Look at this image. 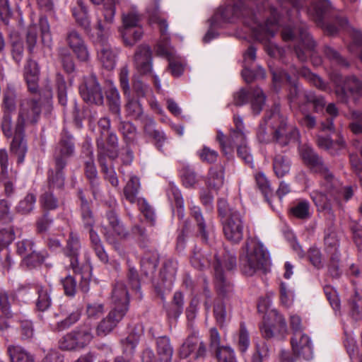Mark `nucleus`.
Here are the masks:
<instances>
[{
	"instance_id": "f257e3e1",
	"label": "nucleus",
	"mask_w": 362,
	"mask_h": 362,
	"mask_svg": "<svg viewBox=\"0 0 362 362\" xmlns=\"http://www.w3.org/2000/svg\"><path fill=\"white\" fill-rule=\"evenodd\" d=\"M250 0H230L226 7L221 8L216 14L215 18H221L226 22H235L241 19L252 31L256 39L265 42L267 53L274 57L279 52V47L269 42L279 28V15L276 8L269 7L258 8L255 13L249 8Z\"/></svg>"
},
{
	"instance_id": "f03ea898",
	"label": "nucleus",
	"mask_w": 362,
	"mask_h": 362,
	"mask_svg": "<svg viewBox=\"0 0 362 362\" xmlns=\"http://www.w3.org/2000/svg\"><path fill=\"white\" fill-rule=\"evenodd\" d=\"M149 20L158 25L160 37L156 45L158 55L164 57L168 61V69L174 77L180 76L185 70L184 60L175 54L170 45V37L168 33V24L165 18L162 17L159 10L158 0H153L147 7Z\"/></svg>"
},
{
	"instance_id": "7ed1b4c3",
	"label": "nucleus",
	"mask_w": 362,
	"mask_h": 362,
	"mask_svg": "<svg viewBox=\"0 0 362 362\" xmlns=\"http://www.w3.org/2000/svg\"><path fill=\"white\" fill-rule=\"evenodd\" d=\"M269 264V254L263 244L256 239H247L239 255V265L242 273L252 276L259 271H266Z\"/></svg>"
},
{
	"instance_id": "20e7f679",
	"label": "nucleus",
	"mask_w": 362,
	"mask_h": 362,
	"mask_svg": "<svg viewBox=\"0 0 362 362\" xmlns=\"http://www.w3.org/2000/svg\"><path fill=\"white\" fill-rule=\"evenodd\" d=\"M74 152L73 137L66 130L61 134V139L54 153L55 171L51 170L48 174V189H62L64 185L62 170L65 168L67 158Z\"/></svg>"
},
{
	"instance_id": "39448f33",
	"label": "nucleus",
	"mask_w": 362,
	"mask_h": 362,
	"mask_svg": "<svg viewBox=\"0 0 362 362\" xmlns=\"http://www.w3.org/2000/svg\"><path fill=\"white\" fill-rule=\"evenodd\" d=\"M262 121L272 130L273 138L281 146L298 138V129L287 125V117L281 112L279 104H274L265 112Z\"/></svg>"
},
{
	"instance_id": "423d86ee",
	"label": "nucleus",
	"mask_w": 362,
	"mask_h": 362,
	"mask_svg": "<svg viewBox=\"0 0 362 362\" xmlns=\"http://www.w3.org/2000/svg\"><path fill=\"white\" fill-rule=\"evenodd\" d=\"M332 10L329 0H316L308 8V16L321 27L328 35L334 36L340 30L349 27L347 19L336 17L332 21L324 22V18Z\"/></svg>"
},
{
	"instance_id": "0eeeda50",
	"label": "nucleus",
	"mask_w": 362,
	"mask_h": 362,
	"mask_svg": "<svg viewBox=\"0 0 362 362\" xmlns=\"http://www.w3.org/2000/svg\"><path fill=\"white\" fill-rule=\"evenodd\" d=\"M329 78L334 85V93L339 102L347 103L350 98L354 100L362 98V78L355 75L343 76L337 71H332Z\"/></svg>"
},
{
	"instance_id": "6e6552de",
	"label": "nucleus",
	"mask_w": 362,
	"mask_h": 362,
	"mask_svg": "<svg viewBox=\"0 0 362 362\" xmlns=\"http://www.w3.org/2000/svg\"><path fill=\"white\" fill-rule=\"evenodd\" d=\"M257 309L264 313L263 324L260 331L264 338H272L274 332L283 333L286 331V322L283 316L275 309L272 308V300L266 296L259 299Z\"/></svg>"
},
{
	"instance_id": "1a4fd4ad",
	"label": "nucleus",
	"mask_w": 362,
	"mask_h": 362,
	"mask_svg": "<svg viewBox=\"0 0 362 362\" xmlns=\"http://www.w3.org/2000/svg\"><path fill=\"white\" fill-rule=\"evenodd\" d=\"M282 39L285 42L299 41L298 45H294L295 52L300 61L306 60L308 56L314 50L316 43L308 32L305 25L298 28L289 27L284 28L281 32Z\"/></svg>"
},
{
	"instance_id": "9d476101",
	"label": "nucleus",
	"mask_w": 362,
	"mask_h": 362,
	"mask_svg": "<svg viewBox=\"0 0 362 362\" xmlns=\"http://www.w3.org/2000/svg\"><path fill=\"white\" fill-rule=\"evenodd\" d=\"M236 266V257L233 252L224 251L221 255L216 256L214 264L215 286L220 294L226 296L233 291V286L226 278L223 269L230 271Z\"/></svg>"
},
{
	"instance_id": "9b49d317",
	"label": "nucleus",
	"mask_w": 362,
	"mask_h": 362,
	"mask_svg": "<svg viewBox=\"0 0 362 362\" xmlns=\"http://www.w3.org/2000/svg\"><path fill=\"white\" fill-rule=\"evenodd\" d=\"M41 105L35 99L26 98L21 100L16 124L17 132H24L28 124H36L41 114Z\"/></svg>"
},
{
	"instance_id": "f8f14e48",
	"label": "nucleus",
	"mask_w": 362,
	"mask_h": 362,
	"mask_svg": "<svg viewBox=\"0 0 362 362\" xmlns=\"http://www.w3.org/2000/svg\"><path fill=\"white\" fill-rule=\"evenodd\" d=\"M300 156L304 162L315 173L320 174L323 180L327 183L331 182L332 187L337 185L334 177L329 172L328 167L323 163L322 158L308 146H303L300 149Z\"/></svg>"
},
{
	"instance_id": "ddd939ff",
	"label": "nucleus",
	"mask_w": 362,
	"mask_h": 362,
	"mask_svg": "<svg viewBox=\"0 0 362 362\" xmlns=\"http://www.w3.org/2000/svg\"><path fill=\"white\" fill-rule=\"evenodd\" d=\"M250 98V106L252 113L258 115L264 105L266 96L262 90L258 87L247 90L241 88L233 95V102L236 106H243L247 103Z\"/></svg>"
},
{
	"instance_id": "4468645a",
	"label": "nucleus",
	"mask_w": 362,
	"mask_h": 362,
	"mask_svg": "<svg viewBox=\"0 0 362 362\" xmlns=\"http://www.w3.org/2000/svg\"><path fill=\"white\" fill-rule=\"evenodd\" d=\"M226 238L233 243H238L243 238L244 222L238 211H230L229 216L221 220Z\"/></svg>"
},
{
	"instance_id": "2eb2a0df",
	"label": "nucleus",
	"mask_w": 362,
	"mask_h": 362,
	"mask_svg": "<svg viewBox=\"0 0 362 362\" xmlns=\"http://www.w3.org/2000/svg\"><path fill=\"white\" fill-rule=\"evenodd\" d=\"M106 217L109 226L103 228V233L107 242L110 244L116 245V237L124 239L129 236V232L120 221L116 211L109 210L106 213Z\"/></svg>"
},
{
	"instance_id": "dca6fc26",
	"label": "nucleus",
	"mask_w": 362,
	"mask_h": 362,
	"mask_svg": "<svg viewBox=\"0 0 362 362\" xmlns=\"http://www.w3.org/2000/svg\"><path fill=\"white\" fill-rule=\"evenodd\" d=\"M80 94L83 100L89 104L102 105L103 95L100 86L95 75L84 78V82L79 87Z\"/></svg>"
},
{
	"instance_id": "f3484780",
	"label": "nucleus",
	"mask_w": 362,
	"mask_h": 362,
	"mask_svg": "<svg viewBox=\"0 0 362 362\" xmlns=\"http://www.w3.org/2000/svg\"><path fill=\"white\" fill-rule=\"evenodd\" d=\"M97 153L98 160L101 166V172L104 174L105 180H107L112 187H117L119 186V180L115 169L112 167L108 168L106 164V157L115 159L117 158V154L106 148L101 139L98 141Z\"/></svg>"
},
{
	"instance_id": "a211bd4d",
	"label": "nucleus",
	"mask_w": 362,
	"mask_h": 362,
	"mask_svg": "<svg viewBox=\"0 0 362 362\" xmlns=\"http://www.w3.org/2000/svg\"><path fill=\"white\" fill-rule=\"evenodd\" d=\"M291 344L294 355L309 361L313 357V347L310 338L305 333H296L291 338Z\"/></svg>"
},
{
	"instance_id": "6ab92c4d",
	"label": "nucleus",
	"mask_w": 362,
	"mask_h": 362,
	"mask_svg": "<svg viewBox=\"0 0 362 362\" xmlns=\"http://www.w3.org/2000/svg\"><path fill=\"white\" fill-rule=\"evenodd\" d=\"M134 64L141 75H147L152 72L153 58L149 46L142 45L137 48L134 54Z\"/></svg>"
},
{
	"instance_id": "aec40b11",
	"label": "nucleus",
	"mask_w": 362,
	"mask_h": 362,
	"mask_svg": "<svg viewBox=\"0 0 362 362\" xmlns=\"http://www.w3.org/2000/svg\"><path fill=\"white\" fill-rule=\"evenodd\" d=\"M40 74V68L38 63L32 58L28 59L23 69V75L28 89L31 93H37L39 90Z\"/></svg>"
},
{
	"instance_id": "412c9836",
	"label": "nucleus",
	"mask_w": 362,
	"mask_h": 362,
	"mask_svg": "<svg viewBox=\"0 0 362 362\" xmlns=\"http://www.w3.org/2000/svg\"><path fill=\"white\" fill-rule=\"evenodd\" d=\"M126 314V309L112 308L107 317L98 325L96 328L98 336H105L111 332Z\"/></svg>"
},
{
	"instance_id": "4be33fe9",
	"label": "nucleus",
	"mask_w": 362,
	"mask_h": 362,
	"mask_svg": "<svg viewBox=\"0 0 362 362\" xmlns=\"http://www.w3.org/2000/svg\"><path fill=\"white\" fill-rule=\"evenodd\" d=\"M66 42L78 60L86 62L90 54L87 47L79 33L74 30L69 31L66 35Z\"/></svg>"
},
{
	"instance_id": "5701e85b",
	"label": "nucleus",
	"mask_w": 362,
	"mask_h": 362,
	"mask_svg": "<svg viewBox=\"0 0 362 362\" xmlns=\"http://www.w3.org/2000/svg\"><path fill=\"white\" fill-rule=\"evenodd\" d=\"M115 4L113 0H105L101 8L96 11L97 28L104 31L109 25L114 22L115 15Z\"/></svg>"
},
{
	"instance_id": "b1692460",
	"label": "nucleus",
	"mask_w": 362,
	"mask_h": 362,
	"mask_svg": "<svg viewBox=\"0 0 362 362\" xmlns=\"http://www.w3.org/2000/svg\"><path fill=\"white\" fill-rule=\"evenodd\" d=\"M72 16L76 23L85 30L90 29V18L87 6L83 0H75L71 7Z\"/></svg>"
},
{
	"instance_id": "393cba45",
	"label": "nucleus",
	"mask_w": 362,
	"mask_h": 362,
	"mask_svg": "<svg viewBox=\"0 0 362 362\" xmlns=\"http://www.w3.org/2000/svg\"><path fill=\"white\" fill-rule=\"evenodd\" d=\"M129 293L125 285L122 281H117L113 286L111 293V300L113 308L126 309L128 310Z\"/></svg>"
},
{
	"instance_id": "a878e982",
	"label": "nucleus",
	"mask_w": 362,
	"mask_h": 362,
	"mask_svg": "<svg viewBox=\"0 0 362 362\" xmlns=\"http://www.w3.org/2000/svg\"><path fill=\"white\" fill-rule=\"evenodd\" d=\"M98 57L103 68L107 70H112L116 65V54L111 46L102 41L98 47Z\"/></svg>"
},
{
	"instance_id": "bb28decb",
	"label": "nucleus",
	"mask_w": 362,
	"mask_h": 362,
	"mask_svg": "<svg viewBox=\"0 0 362 362\" xmlns=\"http://www.w3.org/2000/svg\"><path fill=\"white\" fill-rule=\"evenodd\" d=\"M289 215L300 220H308L313 212L310 203L304 199H298L292 203L288 210Z\"/></svg>"
},
{
	"instance_id": "cd10ccee",
	"label": "nucleus",
	"mask_w": 362,
	"mask_h": 362,
	"mask_svg": "<svg viewBox=\"0 0 362 362\" xmlns=\"http://www.w3.org/2000/svg\"><path fill=\"white\" fill-rule=\"evenodd\" d=\"M90 158L85 163V174L87 179L89 180L92 192L95 199H97L100 194L99 189V181L98 178V172L93 161V153L92 150L89 151Z\"/></svg>"
},
{
	"instance_id": "c85d7f7f",
	"label": "nucleus",
	"mask_w": 362,
	"mask_h": 362,
	"mask_svg": "<svg viewBox=\"0 0 362 362\" xmlns=\"http://www.w3.org/2000/svg\"><path fill=\"white\" fill-rule=\"evenodd\" d=\"M177 270V262L173 259H166L160 272V277L163 281V286L170 289L176 278Z\"/></svg>"
},
{
	"instance_id": "c756f323",
	"label": "nucleus",
	"mask_w": 362,
	"mask_h": 362,
	"mask_svg": "<svg viewBox=\"0 0 362 362\" xmlns=\"http://www.w3.org/2000/svg\"><path fill=\"white\" fill-rule=\"evenodd\" d=\"M24 132H17L11 141L10 151L11 153L17 156L18 164L24 162L25 154L28 151L26 141L23 136Z\"/></svg>"
},
{
	"instance_id": "7c9ffc66",
	"label": "nucleus",
	"mask_w": 362,
	"mask_h": 362,
	"mask_svg": "<svg viewBox=\"0 0 362 362\" xmlns=\"http://www.w3.org/2000/svg\"><path fill=\"white\" fill-rule=\"evenodd\" d=\"M79 349L87 346L93 339V328L89 323H85L71 331Z\"/></svg>"
},
{
	"instance_id": "2f4dec72",
	"label": "nucleus",
	"mask_w": 362,
	"mask_h": 362,
	"mask_svg": "<svg viewBox=\"0 0 362 362\" xmlns=\"http://www.w3.org/2000/svg\"><path fill=\"white\" fill-rule=\"evenodd\" d=\"M334 180L337 182V185L332 187L331 182L327 183L323 180L322 182V187L324 189L325 193L329 194L330 196L334 197V199H337L341 194L345 200H349L353 196V189L351 187H341L339 181L334 177Z\"/></svg>"
},
{
	"instance_id": "473e14b6",
	"label": "nucleus",
	"mask_w": 362,
	"mask_h": 362,
	"mask_svg": "<svg viewBox=\"0 0 362 362\" xmlns=\"http://www.w3.org/2000/svg\"><path fill=\"white\" fill-rule=\"evenodd\" d=\"M7 352L11 362H35L34 356L20 346H8Z\"/></svg>"
},
{
	"instance_id": "72a5a7b5",
	"label": "nucleus",
	"mask_w": 362,
	"mask_h": 362,
	"mask_svg": "<svg viewBox=\"0 0 362 362\" xmlns=\"http://www.w3.org/2000/svg\"><path fill=\"white\" fill-rule=\"evenodd\" d=\"M119 32L124 43L129 47L134 46L140 40L144 34L143 28L141 26H136L132 28H119Z\"/></svg>"
},
{
	"instance_id": "f704fd0d",
	"label": "nucleus",
	"mask_w": 362,
	"mask_h": 362,
	"mask_svg": "<svg viewBox=\"0 0 362 362\" xmlns=\"http://www.w3.org/2000/svg\"><path fill=\"white\" fill-rule=\"evenodd\" d=\"M127 100L124 108L128 117L136 119H141L143 117V107L138 99L134 98L131 93L129 95H124Z\"/></svg>"
},
{
	"instance_id": "c9c22d12",
	"label": "nucleus",
	"mask_w": 362,
	"mask_h": 362,
	"mask_svg": "<svg viewBox=\"0 0 362 362\" xmlns=\"http://www.w3.org/2000/svg\"><path fill=\"white\" fill-rule=\"evenodd\" d=\"M159 262V255L157 252H146L141 261V267L145 275L153 274L158 267Z\"/></svg>"
},
{
	"instance_id": "e433bc0d",
	"label": "nucleus",
	"mask_w": 362,
	"mask_h": 362,
	"mask_svg": "<svg viewBox=\"0 0 362 362\" xmlns=\"http://www.w3.org/2000/svg\"><path fill=\"white\" fill-rule=\"evenodd\" d=\"M35 289L38 295L36 300V307L38 310L45 311L50 307L52 303L50 297L52 289L49 286L40 285H37Z\"/></svg>"
},
{
	"instance_id": "4c0bfd02",
	"label": "nucleus",
	"mask_w": 362,
	"mask_h": 362,
	"mask_svg": "<svg viewBox=\"0 0 362 362\" xmlns=\"http://www.w3.org/2000/svg\"><path fill=\"white\" fill-rule=\"evenodd\" d=\"M168 196L170 200L174 202L176 207V214L179 219L184 218V201L180 189L175 185H170L168 189Z\"/></svg>"
},
{
	"instance_id": "58836bf2",
	"label": "nucleus",
	"mask_w": 362,
	"mask_h": 362,
	"mask_svg": "<svg viewBox=\"0 0 362 362\" xmlns=\"http://www.w3.org/2000/svg\"><path fill=\"white\" fill-rule=\"evenodd\" d=\"M223 168L221 165L211 168L208 174L206 182L208 187L218 189L223 185Z\"/></svg>"
},
{
	"instance_id": "ea45409f",
	"label": "nucleus",
	"mask_w": 362,
	"mask_h": 362,
	"mask_svg": "<svg viewBox=\"0 0 362 362\" xmlns=\"http://www.w3.org/2000/svg\"><path fill=\"white\" fill-rule=\"evenodd\" d=\"M140 188V182L136 176H132L124 188L125 199L132 204L138 201L137 195Z\"/></svg>"
},
{
	"instance_id": "a19ab883",
	"label": "nucleus",
	"mask_w": 362,
	"mask_h": 362,
	"mask_svg": "<svg viewBox=\"0 0 362 362\" xmlns=\"http://www.w3.org/2000/svg\"><path fill=\"white\" fill-rule=\"evenodd\" d=\"M311 199L315 204L324 212L326 219L332 224L335 221V215L329 204H322L325 199V195L321 192H314L311 194Z\"/></svg>"
},
{
	"instance_id": "79ce46f5",
	"label": "nucleus",
	"mask_w": 362,
	"mask_h": 362,
	"mask_svg": "<svg viewBox=\"0 0 362 362\" xmlns=\"http://www.w3.org/2000/svg\"><path fill=\"white\" fill-rule=\"evenodd\" d=\"M324 240L327 252L330 255L332 259H337V261H338L339 258L338 251L339 240L335 232L330 231L327 233Z\"/></svg>"
},
{
	"instance_id": "37998d69",
	"label": "nucleus",
	"mask_w": 362,
	"mask_h": 362,
	"mask_svg": "<svg viewBox=\"0 0 362 362\" xmlns=\"http://www.w3.org/2000/svg\"><path fill=\"white\" fill-rule=\"evenodd\" d=\"M291 168L289 159L283 155H276L273 160V168L278 177H282L286 175Z\"/></svg>"
},
{
	"instance_id": "c03bdc74",
	"label": "nucleus",
	"mask_w": 362,
	"mask_h": 362,
	"mask_svg": "<svg viewBox=\"0 0 362 362\" xmlns=\"http://www.w3.org/2000/svg\"><path fill=\"white\" fill-rule=\"evenodd\" d=\"M107 100L110 110L120 118V95L116 87L110 88L107 92Z\"/></svg>"
},
{
	"instance_id": "a18cd8bd",
	"label": "nucleus",
	"mask_w": 362,
	"mask_h": 362,
	"mask_svg": "<svg viewBox=\"0 0 362 362\" xmlns=\"http://www.w3.org/2000/svg\"><path fill=\"white\" fill-rule=\"evenodd\" d=\"M40 204L44 210L48 212V211L57 209L59 206V201L52 190L48 189L40 195Z\"/></svg>"
},
{
	"instance_id": "49530a36",
	"label": "nucleus",
	"mask_w": 362,
	"mask_h": 362,
	"mask_svg": "<svg viewBox=\"0 0 362 362\" xmlns=\"http://www.w3.org/2000/svg\"><path fill=\"white\" fill-rule=\"evenodd\" d=\"M349 313L355 320L362 316V293L355 291L354 295L349 300Z\"/></svg>"
},
{
	"instance_id": "de8ad7c7",
	"label": "nucleus",
	"mask_w": 362,
	"mask_h": 362,
	"mask_svg": "<svg viewBox=\"0 0 362 362\" xmlns=\"http://www.w3.org/2000/svg\"><path fill=\"white\" fill-rule=\"evenodd\" d=\"M300 74L303 77H304L309 83L313 84L314 86L317 88L318 89L331 93L332 91L331 87L325 83L321 78L318 76L313 74L308 69H303L300 71Z\"/></svg>"
},
{
	"instance_id": "09e8293b",
	"label": "nucleus",
	"mask_w": 362,
	"mask_h": 362,
	"mask_svg": "<svg viewBox=\"0 0 362 362\" xmlns=\"http://www.w3.org/2000/svg\"><path fill=\"white\" fill-rule=\"evenodd\" d=\"M157 350L158 354L165 362L172 359L173 349L170 345V339L167 337H159L157 340Z\"/></svg>"
},
{
	"instance_id": "8fccbe9b",
	"label": "nucleus",
	"mask_w": 362,
	"mask_h": 362,
	"mask_svg": "<svg viewBox=\"0 0 362 362\" xmlns=\"http://www.w3.org/2000/svg\"><path fill=\"white\" fill-rule=\"evenodd\" d=\"M189 209L192 216L197 223L198 230L202 238L204 241H207L209 231L206 230V224L203 216L202 214L200 208L199 206L191 204Z\"/></svg>"
},
{
	"instance_id": "3c124183",
	"label": "nucleus",
	"mask_w": 362,
	"mask_h": 362,
	"mask_svg": "<svg viewBox=\"0 0 362 362\" xmlns=\"http://www.w3.org/2000/svg\"><path fill=\"white\" fill-rule=\"evenodd\" d=\"M47 257L45 251L37 252L35 249L30 254L23 259V262L29 268H34L40 266Z\"/></svg>"
},
{
	"instance_id": "603ef678",
	"label": "nucleus",
	"mask_w": 362,
	"mask_h": 362,
	"mask_svg": "<svg viewBox=\"0 0 362 362\" xmlns=\"http://www.w3.org/2000/svg\"><path fill=\"white\" fill-rule=\"evenodd\" d=\"M198 342L199 339L194 333L189 335L180 347L179 351L180 357L183 358H187L197 349Z\"/></svg>"
},
{
	"instance_id": "864d4df0",
	"label": "nucleus",
	"mask_w": 362,
	"mask_h": 362,
	"mask_svg": "<svg viewBox=\"0 0 362 362\" xmlns=\"http://www.w3.org/2000/svg\"><path fill=\"white\" fill-rule=\"evenodd\" d=\"M80 199L81 201V217L84 227L89 229L93 228L95 224V219L90 209L89 204L82 196L81 193H80Z\"/></svg>"
},
{
	"instance_id": "5fc2aeb1",
	"label": "nucleus",
	"mask_w": 362,
	"mask_h": 362,
	"mask_svg": "<svg viewBox=\"0 0 362 362\" xmlns=\"http://www.w3.org/2000/svg\"><path fill=\"white\" fill-rule=\"evenodd\" d=\"M35 202V195L33 193H28L18 202L16 210L21 214H28L33 211Z\"/></svg>"
},
{
	"instance_id": "6e6d98bb",
	"label": "nucleus",
	"mask_w": 362,
	"mask_h": 362,
	"mask_svg": "<svg viewBox=\"0 0 362 362\" xmlns=\"http://www.w3.org/2000/svg\"><path fill=\"white\" fill-rule=\"evenodd\" d=\"M256 185L265 199L269 202V197L273 194L269 181L263 173H257L255 176Z\"/></svg>"
},
{
	"instance_id": "4d7b16f0",
	"label": "nucleus",
	"mask_w": 362,
	"mask_h": 362,
	"mask_svg": "<svg viewBox=\"0 0 362 362\" xmlns=\"http://www.w3.org/2000/svg\"><path fill=\"white\" fill-rule=\"evenodd\" d=\"M81 243L79 236L76 233L71 231L64 249L66 255H78Z\"/></svg>"
},
{
	"instance_id": "13d9d810",
	"label": "nucleus",
	"mask_w": 362,
	"mask_h": 362,
	"mask_svg": "<svg viewBox=\"0 0 362 362\" xmlns=\"http://www.w3.org/2000/svg\"><path fill=\"white\" fill-rule=\"evenodd\" d=\"M38 40V29L36 25H30L25 35V42L28 52L32 54Z\"/></svg>"
},
{
	"instance_id": "bf43d9fd",
	"label": "nucleus",
	"mask_w": 362,
	"mask_h": 362,
	"mask_svg": "<svg viewBox=\"0 0 362 362\" xmlns=\"http://www.w3.org/2000/svg\"><path fill=\"white\" fill-rule=\"evenodd\" d=\"M247 144L245 131L230 130L228 138V153L234 148Z\"/></svg>"
},
{
	"instance_id": "052dcab7",
	"label": "nucleus",
	"mask_w": 362,
	"mask_h": 362,
	"mask_svg": "<svg viewBox=\"0 0 362 362\" xmlns=\"http://www.w3.org/2000/svg\"><path fill=\"white\" fill-rule=\"evenodd\" d=\"M214 353L218 362H238L233 349L229 346H222Z\"/></svg>"
},
{
	"instance_id": "680f3d73",
	"label": "nucleus",
	"mask_w": 362,
	"mask_h": 362,
	"mask_svg": "<svg viewBox=\"0 0 362 362\" xmlns=\"http://www.w3.org/2000/svg\"><path fill=\"white\" fill-rule=\"evenodd\" d=\"M140 15L135 10H132L122 15V26L120 28H132L139 25Z\"/></svg>"
},
{
	"instance_id": "e2e57ef3",
	"label": "nucleus",
	"mask_w": 362,
	"mask_h": 362,
	"mask_svg": "<svg viewBox=\"0 0 362 362\" xmlns=\"http://www.w3.org/2000/svg\"><path fill=\"white\" fill-rule=\"evenodd\" d=\"M200 160L203 163L211 164L217 160L218 153L216 151L211 149V148L204 146L200 150L197 151Z\"/></svg>"
},
{
	"instance_id": "0e129e2a",
	"label": "nucleus",
	"mask_w": 362,
	"mask_h": 362,
	"mask_svg": "<svg viewBox=\"0 0 362 362\" xmlns=\"http://www.w3.org/2000/svg\"><path fill=\"white\" fill-rule=\"evenodd\" d=\"M105 311L103 303L94 302L88 303L86 306V314L88 319L96 320L100 317Z\"/></svg>"
},
{
	"instance_id": "69168bd1",
	"label": "nucleus",
	"mask_w": 362,
	"mask_h": 362,
	"mask_svg": "<svg viewBox=\"0 0 362 362\" xmlns=\"http://www.w3.org/2000/svg\"><path fill=\"white\" fill-rule=\"evenodd\" d=\"M16 93L13 90L4 93L1 106L3 112H14L16 110Z\"/></svg>"
},
{
	"instance_id": "338daca9",
	"label": "nucleus",
	"mask_w": 362,
	"mask_h": 362,
	"mask_svg": "<svg viewBox=\"0 0 362 362\" xmlns=\"http://www.w3.org/2000/svg\"><path fill=\"white\" fill-rule=\"evenodd\" d=\"M74 334L70 332L64 335L59 341V346L62 350L72 351L79 349L76 341H75Z\"/></svg>"
},
{
	"instance_id": "774afa93",
	"label": "nucleus",
	"mask_w": 362,
	"mask_h": 362,
	"mask_svg": "<svg viewBox=\"0 0 362 362\" xmlns=\"http://www.w3.org/2000/svg\"><path fill=\"white\" fill-rule=\"evenodd\" d=\"M250 337L249 333L243 324L240 325L239 334H238V346L240 351L242 353L245 352L249 346H250Z\"/></svg>"
}]
</instances>
